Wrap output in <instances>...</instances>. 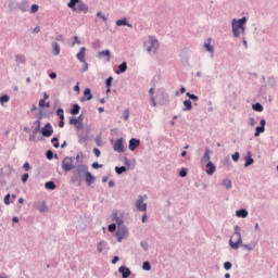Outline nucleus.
Segmentation results:
<instances>
[{
  "mask_svg": "<svg viewBox=\"0 0 278 278\" xmlns=\"http://www.w3.org/2000/svg\"><path fill=\"white\" fill-rule=\"evenodd\" d=\"M88 170V166L85 164L76 165L75 170L71 177V184L75 186H81V181H84V177L86 172Z\"/></svg>",
  "mask_w": 278,
  "mask_h": 278,
  "instance_id": "1",
  "label": "nucleus"
},
{
  "mask_svg": "<svg viewBox=\"0 0 278 278\" xmlns=\"http://www.w3.org/2000/svg\"><path fill=\"white\" fill-rule=\"evenodd\" d=\"M233 231L235 233L229 240V244L231 249H233L235 251H238V249H240V244L242 243V235L240 233L242 229L240 228V226L236 225L233 227Z\"/></svg>",
  "mask_w": 278,
  "mask_h": 278,
  "instance_id": "2",
  "label": "nucleus"
},
{
  "mask_svg": "<svg viewBox=\"0 0 278 278\" xmlns=\"http://www.w3.org/2000/svg\"><path fill=\"white\" fill-rule=\"evenodd\" d=\"M243 25H247V16H243L239 20L233 18L231 21V29L233 38H240V29Z\"/></svg>",
  "mask_w": 278,
  "mask_h": 278,
  "instance_id": "3",
  "label": "nucleus"
},
{
  "mask_svg": "<svg viewBox=\"0 0 278 278\" xmlns=\"http://www.w3.org/2000/svg\"><path fill=\"white\" fill-rule=\"evenodd\" d=\"M143 47L148 53H156L160 42L154 36H149L148 40L144 41Z\"/></svg>",
  "mask_w": 278,
  "mask_h": 278,
  "instance_id": "4",
  "label": "nucleus"
},
{
  "mask_svg": "<svg viewBox=\"0 0 278 278\" xmlns=\"http://www.w3.org/2000/svg\"><path fill=\"white\" fill-rule=\"evenodd\" d=\"M76 60L83 64V73L88 71V62H86V47H81L79 52L76 54Z\"/></svg>",
  "mask_w": 278,
  "mask_h": 278,
  "instance_id": "5",
  "label": "nucleus"
},
{
  "mask_svg": "<svg viewBox=\"0 0 278 278\" xmlns=\"http://www.w3.org/2000/svg\"><path fill=\"white\" fill-rule=\"evenodd\" d=\"M115 236L117 238V242H123V240L129 236V229L127 226H119L117 227Z\"/></svg>",
  "mask_w": 278,
  "mask_h": 278,
  "instance_id": "6",
  "label": "nucleus"
},
{
  "mask_svg": "<svg viewBox=\"0 0 278 278\" xmlns=\"http://www.w3.org/2000/svg\"><path fill=\"white\" fill-rule=\"evenodd\" d=\"M62 168L64 173H70V170H73V168H75V164H73V157L66 156L62 161Z\"/></svg>",
  "mask_w": 278,
  "mask_h": 278,
  "instance_id": "7",
  "label": "nucleus"
},
{
  "mask_svg": "<svg viewBox=\"0 0 278 278\" xmlns=\"http://www.w3.org/2000/svg\"><path fill=\"white\" fill-rule=\"evenodd\" d=\"M144 199H148L147 194L139 195L136 201V208L138 212H147V203H144Z\"/></svg>",
  "mask_w": 278,
  "mask_h": 278,
  "instance_id": "8",
  "label": "nucleus"
},
{
  "mask_svg": "<svg viewBox=\"0 0 278 278\" xmlns=\"http://www.w3.org/2000/svg\"><path fill=\"white\" fill-rule=\"evenodd\" d=\"M125 139L119 138L116 139L115 143L113 144V150L116 151V153H125Z\"/></svg>",
  "mask_w": 278,
  "mask_h": 278,
  "instance_id": "9",
  "label": "nucleus"
},
{
  "mask_svg": "<svg viewBox=\"0 0 278 278\" xmlns=\"http://www.w3.org/2000/svg\"><path fill=\"white\" fill-rule=\"evenodd\" d=\"M41 136H43V138H51V136H53V126L51 125V123H47L41 128Z\"/></svg>",
  "mask_w": 278,
  "mask_h": 278,
  "instance_id": "10",
  "label": "nucleus"
},
{
  "mask_svg": "<svg viewBox=\"0 0 278 278\" xmlns=\"http://www.w3.org/2000/svg\"><path fill=\"white\" fill-rule=\"evenodd\" d=\"M35 210H38L41 214L45 212H48L49 207H47V202L46 201H36L34 203Z\"/></svg>",
  "mask_w": 278,
  "mask_h": 278,
  "instance_id": "11",
  "label": "nucleus"
},
{
  "mask_svg": "<svg viewBox=\"0 0 278 278\" xmlns=\"http://www.w3.org/2000/svg\"><path fill=\"white\" fill-rule=\"evenodd\" d=\"M84 178L87 186H92V184H94V181L97 180V178L92 176V174L88 170V168H87V172H85Z\"/></svg>",
  "mask_w": 278,
  "mask_h": 278,
  "instance_id": "12",
  "label": "nucleus"
},
{
  "mask_svg": "<svg viewBox=\"0 0 278 278\" xmlns=\"http://www.w3.org/2000/svg\"><path fill=\"white\" fill-rule=\"evenodd\" d=\"M140 147V139L131 138L128 142L129 151H135Z\"/></svg>",
  "mask_w": 278,
  "mask_h": 278,
  "instance_id": "13",
  "label": "nucleus"
},
{
  "mask_svg": "<svg viewBox=\"0 0 278 278\" xmlns=\"http://www.w3.org/2000/svg\"><path fill=\"white\" fill-rule=\"evenodd\" d=\"M118 273L122 274V278H129L131 276V269L127 266H121Z\"/></svg>",
  "mask_w": 278,
  "mask_h": 278,
  "instance_id": "14",
  "label": "nucleus"
},
{
  "mask_svg": "<svg viewBox=\"0 0 278 278\" xmlns=\"http://www.w3.org/2000/svg\"><path fill=\"white\" fill-rule=\"evenodd\" d=\"M115 25H117V27H130V29L134 27L132 24H130L129 22H127V17H123L121 20H117L115 22Z\"/></svg>",
  "mask_w": 278,
  "mask_h": 278,
  "instance_id": "15",
  "label": "nucleus"
},
{
  "mask_svg": "<svg viewBox=\"0 0 278 278\" xmlns=\"http://www.w3.org/2000/svg\"><path fill=\"white\" fill-rule=\"evenodd\" d=\"M74 12H84V14H88V4L84 3V2H78V5L76 7V9H74Z\"/></svg>",
  "mask_w": 278,
  "mask_h": 278,
  "instance_id": "16",
  "label": "nucleus"
},
{
  "mask_svg": "<svg viewBox=\"0 0 278 278\" xmlns=\"http://www.w3.org/2000/svg\"><path fill=\"white\" fill-rule=\"evenodd\" d=\"M84 103L85 101H92V90L90 88H86L84 90V97L80 99Z\"/></svg>",
  "mask_w": 278,
  "mask_h": 278,
  "instance_id": "17",
  "label": "nucleus"
},
{
  "mask_svg": "<svg viewBox=\"0 0 278 278\" xmlns=\"http://www.w3.org/2000/svg\"><path fill=\"white\" fill-rule=\"evenodd\" d=\"M252 164H255V160H253V156L250 151L247 152L245 154V163L244 166L245 168H249V166H252Z\"/></svg>",
  "mask_w": 278,
  "mask_h": 278,
  "instance_id": "18",
  "label": "nucleus"
},
{
  "mask_svg": "<svg viewBox=\"0 0 278 278\" xmlns=\"http://www.w3.org/2000/svg\"><path fill=\"white\" fill-rule=\"evenodd\" d=\"M215 172H216V165H214L212 161H208L205 169L206 175H214Z\"/></svg>",
  "mask_w": 278,
  "mask_h": 278,
  "instance_id": "19",
  "label": "nucleus"
},
{
  "mask_svg": "<svg viewBox=\"0 0 278 278\" xmlns=\"http://www.w3.org/2000/svg\"><path fill=\"white\" fill-rule=\"evenodd\" d=\"M113 220H115L117 227H125V226L123 225V223H125V222L123 220V217L118 216V212H116V211L113 213Z\"/></svg>",
  "mask_w": 278,
  "mask_h": 278,
  "instance_id": "20",
  "label": "nucleus"
},
{
  "mask_svg": "<svg viewBox=\"0 0 278 278\" xmlns=\"http://www.w3.org/2000/svg\"><path fill=\"white\" fill-rule=\"evenodd\" d=\"M108 242H105V241H100V242H98V244H97V251H98V253H103L104 251H108Z\"/></svg>",
  "mask_w": 278,
  "mask_h": 278,
  "instance_id": "21",
  "label": "nucleus"
},
{
  "mask_svg": "<svg viewBox=\"0 0 278 278\" xmlns=\"http://www.w3.org/2000/svg\"><path fill=\"white\" fill-rule=\"evenodd\" d=\"M98 58H106V62H110L112 60V52L110 50L100 51Z\"/></svg>",
  "mask_w": 278,
  "mask_h": 278,
  "instance_id": "22",
  "label": "nucleus"
},
{
  "mask_svg": "<svg viewBox=\"0 0 278 278\" xmlns=\"http://www.w3.org/2000/svg\"><path fill=\"white\" fill-rule=\"evenodd\" d=\"M236 216L238 218H247V216H249V211H247V208H240L236 211Z\"/></svg>",
  "mask_w": 278,
  "mask_h": 278,
  "instance_id": "23",
  "label": "nucleus"
},
{
  "mask_svg": "<svg viewBox=\"0 0 278 278\" xmlns=\"http://www.w3.org/2000/svg\"><path fill=\"white\" fill-rule=\"evenodd\" d=\"M182 103H184L182 112H190V110H192V101L185 100Z\"/></svg>",
  "mask_w": 278,
  "mask_h": 278,
  "instance_id": "24",
  "label": "nucleus"
},
{
  "mask_svg": "<svg viewBox=\"0 0 278 278\" xmlns=\"http://www.w3.org/2000/svg\"><path fill=\"white\" fill-rule=\"evenodd\" d=\"M127 71V62H122V64L118 65V70L115 72L116 75H121L122 73H125Z\"/></svg>",
  "mask_w": 278,
  "mask_h": 278,
  "instance_id": "25",
  "label": "nucleus"
},
{
  "mask_svg": "<svg viewBox=\"0 0 278 278\" xmlns=\"http://www.w3.org/2000/svg\"><path fill=\"white\" fill-rule=\"evenodd\" d=\"M52 55H60V45L55 41L52 42Z\"/></svg>",
  "mask_w": 278,
  "mask_h": 278,
  "instance_id": "26",
  "label": "nucleus"
},
{
  "mask_svg": "<svg viewBox=\"0 0 278 278\" xmlns=\"http://www.w3.org/2000/svg\"><path fill=\"white\" fill-rule=\"evenodd\" d=\"M15 62L16 64H26L27 59H25V55L23 54H17L15 55Z\"/></svg>",
  "mask_w": 278,
  "mask_h": 278,
  "instance_id": "27",
  "label": "nucleus"
},
{
  "mask_svg": "<svg viewBox=\"0 0 278 278\" xmlns=\"http://www.w3.org/2000/svg\"><path fill=\"white\" fill-rule=\"evenodd\" d=\"M80 110H81V106H79V104H73V106L71 109L72 116H77V114H79Z\"/></svg>",
  "mask_w": 278,
  "mask_h": 278,
  "instance_id": "28",
  "label": "nucleus"
},
{
  "mask_svg": "<svg viewBox=\"0 0 278 278\" xmlns=\"http://www.w3.org/2000/svg\"><path fill=\"white\" fill-rule=\"evenodd\" d=\"M210 155H212V150L206 148L204 155L202 156V162H210L211 160Z\"/></svg>",
  "mask_w": 278,
  "mask_h": 278,
  "instance_id": "29",
  "label": "nucleus"
},
{
  "mask_svg": "<svg viewBox=\"0 0 278 278\" xmlns=\"http://www.w3.org/2000/svg\"><path fill=\"white\" fill-rule=\"evenodd\" d=\"M79 0H70V2L67 3V7L73 10V12H75V10L77 9V3L79 4Z\"/></svg>",
  "mask_w": 278,
  "mask_h": 278,
  "instance_id": "30",
  "label": "nucleus"
},
{
  "mask_svg": "<svg viewBox=\"0 0 278 278\" xmlns=\"http://www.w3.org/2000/svg\"><path fill=\"white\" fill-rule=\"evenodd\" d=\"M252 110H254V112H264V106L262 103L256 102L252 105Z\"/></svg>",
  "mask_w": 278,
  "mask_h": 278,
  "instance_id": "31",
  "label": "nucleus"
},
{
  "mask_svg": "<svg viewBox=\"0 0 278 278\" xmlns=\"http://www.w3.org/2000/svg\"><path fill=\"white\" fill-rule=\"evenodd\" d=\"M46 190H55V182L53 180L47 181L45 184Z\"/></svg>",
  "mask_w": 278,
  "mask_h": 278,
  "instance_id": "32",
  "label": "nucleus"
},
{
  "mask_svg": "<svg viewBox=\"0 0 278 278\" xmlns=\"http://www.w3.org/2000/svg\"><path fill=\"white\" fill-rule=\"evenodd\" d=\"M222 186L226 188V190H231V179L226 178L222 181Z\"/></svg>",
  "mask_w": 278,
  "mask_h": 278,
  "instance_id": "33",
  "label": "nucleus"
},
{
  "mask_svg": "<svg viewBox=\"0 0 278 278\" xmlns=\"http://www.w3.org/2000/svg\"><path fill=\"white\" fill-rule=\"evenodd\" d=\"M264 131H266V128H264L263 126H257V127L255 128L254 137H255V138H258V136H260L261 134H264Z\"/></svg>",
  "mask_w": 278,
  "mask_h": 278,
  "instance_id": "34",
  "label": "nucleus"
},
{
  "mask_svg": "<svg viewBox=\"0 0 278 278\" xmlns=\"http://www.w3.org/2000/svg\"><path fill=\"white\" fill-rule=\"evenodd\" d=\"M204 48L206 49V51H208V53H212L211 58H214V46L210 45V42H205Z\"/></svg>",
  "mask_w": 278,
  "mask_h": 278,
  "instance_id": "35",
  "label": "nucleus"
},
{
  "mask_svg": "<svg viewBox=\"0 0 278 278\" xmlns=\"http://www.w3.org/2000/svg\"><path fill=\"white\" fill-rule=\"evenodd\" d=\"M115 173H116V175H123V173H127V167L126 166H116Z\"/></svg>",
  "mask_w": 278,
  "mask_h": 278,
  "instance_id": "36",
  "label": "nucleus"
},
{
  "mask_svg": "<svg viewBox=\"0 0 278 278\" xmlns=\"http://www.w3.org/2000/svg\"><path fill=\"white\" fill-rule=\"evenodd\" d=\"M87 140H88V135H81V134L78 135L79 144L86 143Z\"/></svg>",
  "mask_w": 278,
  "mask_h": 278,
  "instance_id": "37",
  "label": "nucleus"
},
{
  "mask_svg": "<svg viewBox=\"0 0 278 278\" xmlns=\"http://www.w3.org/2000/svg\"><path fill=\"white\" fill-rule=\"evenodd\" d=\"M186 97H188L189 101H199V96L187 92Z\"/></svg>",
  "mask_w": 278,
  "mask_h": 278,
  "instance_id": "38",
  "label": "nucleus"
},
{
  "mask_svg": "<svg viewBox=\"0 0 278 278\" xmlns=\"http://www.w3.org/2000/svg\"><path fill=\"white\" fill-rule=\"evenodd\" d=\"M76 119L78 121L77 129H81L84 127V115H79Z\"/></svg>",
  "mask_w": 278,
  "mask_h": 278,
  "instance_id": "39",
  "label": "nucleus"
},
{
  "mask_svg": "<svg viewBox=\"0 0 278 278\" xmlns=\"http://www.w3.org/2000/svg\"><path fill=\"white\" fill-rule=\"evenodd\" d=\"M10 101V96H8V94H2L1 97H0V103H1V105H3L4 103H8Z\"/></svg>",
  "mask_w": 278,
  "mask_h": 278,
  "instance_id": "40",
  "label": "nucleus"
},
{
  "mask_svg": "<svg viewBox=\"0 0 278 278\" xmlns=\"http://www.w3.org/2000/svg\"><path fill=\"white\" fill-rule=\"evenodd\" d=\"M267 84H268V86H275L276 84H277V79L275 78V76H269L268 78H267Z\"/></svg>",
  "mask_w": 278,
  "mask_h": 278,
  "instance_id": "41",
  "label": "nucleus"
},
{
  "mask_svg": "<svg viewBox=\"0 0 278 278\" xmlns=\"http://www.w3.org/2000/svg\"><path fill=\"white\" fill-rule=\"evenodd\" d=\"M51 142H52L54 149H59L60 148V139L58 137H53L51 139Z\"/></svg>",
  "mask_w": 278,
  "mask_h": 278,
  "instance_id": "42",
  "label": "nucleus"
},
{
  "mask_svg": "<svg viewBox=\"0 0 278 278\" xmlns=\"http://www.w3.org/2000/svg\"><path fill=\"white\" fill-rule=\"evenodd\" d=\"M36 127L33 129L34 134H38L40 130V118L35 121Z\"/></svg>",
  "mask_w": 278,
  "mask_h": 278,
  "instance_id": "43",
  "label": "nucleus"
},
{
  "mask_svg": "<svg viewBox=\"0 0 278 278\" xmlns=\"http://www.w3.org/2000/svg\"><path fill=\"white\" fill-rule=\"evenodd\" d=\"M142 270H151V263L149 261L143 262Z\"/></svg>",
  "mask_w": 278,
  "mask_h": 278,
  "instance_id": "44",
  "label": "nucleus"
},
{
  "mask_svg": "<svg viewBox=\"0 0 278 278\" xmlns=\"http://www.w3.org/2000/svg\"><path fill=\"white\" fill-rule=\"evenodd\" d=\"M56 116H59L60 119H64V109L59 108L56 110Z\"/></svg>",
  "mask_w": 278,
  "mask_h": 278,
  "instance_id": "45",
  "label": "nucleus"
},
{
  "mask_svg": "<svg viewBox=\"0 0 278 278\" xmlns=\"http://www.w3.org/2000/svg\"><path fill=\"white\" fill-rule=\"evenodd\" d=\"M112 81H114V78L112 76L105 79L106 88H112Z\"/></svg>",
  "mask_w": 278,
  "mask_h": 278,
  "instance_id": "46",
  "label": "nucleus"
},
{
  "mask_svg": "<svg viewBox=\"0 0 278 278\" xmlns=\"http://www.w3.org/2000/svg\"><path fill=\"white\" fill-rule=\"evenodd\" d=\"M108 229H109L110 233H114V231H116V224L115 223L110 224Z\"/></svg>",
  "mask_w": 278,
  "mask_h": 278,
  "instance_id": "47",
  "label": "nucleus"
},
{
  "mask_svg": "<svg viewBox=\"0 0 278 278\" xmlns=\"http://www.w3.org/2000/svg\"><path fill=\"white\" fill-rule=\"evenodd\" d=\"M38 10H39L38 4H31L30 14H36V12H38Z\"/></svg>",
  "mask_w": 278,
  "mask_h": 278,
  "instance_id": "48",
  "label": "nucleus"
},
{
  "mask_svg": "<svg viewBox=\"0 0 278 278\" xmlns=\"http://www.w3.org/2000/svg\"><path fill=\"white\" fill-rule=\"evenodd\" d=\"M123 118L124 121H129V109L124 110Z\"/></svg>",
  "mask_w": 278,
  "mask_h": 278,
  "instance_id": "49",
  "label": "nucleus"
},
{
  "mask_svg": "<svg viewBox=\"0 0 278 278\" xmlns=\"http://www.w3.org/2000/svg\"><path fill=\"white\" fill-rule=\"evenodd\" d=\"M179 177H188V169L181 168L179 172Z\"/></svg>",
  "mask_w": 278,
  "mask_h": 278,
  "instance_id": "50",
  "label": "nucleus"
},
{
  "mask_svg": "<svg viewBox=\"0 0 278 278\" xmlns=\"http://www.w3.org/2000/svg\"><path fill=\"white\" fill-rule=\"evenodd\" d=\"M53 152H52V150H47V152H46V157H47V160H52L53 159Z\"/></svg>",
  "mask_w": 278,
  "mask_h": 278,
  "instance_id": "51",
  "label": "nucleus"
},
{
  "mask_svg": "<svg viewBox=\"0 0 278 278\" xmlns=\"http://www.w3.org/2000/svg\"><path fill=\"white\" fill-rule=\"evenodd\" d=\"M231 266H233V265H232L231 262H229V261H227V262L224 263V268H225L226 270H231Z\"/></svg>",
  "mask_w": 278,
  "mask_h": 278,
  "instance_id": "52",
  "label": "nucleus"
},
{
  "mask_svg": "<svg viewBox=\"0 0 278 278\" xmlns=\"http://www.w3.org/2000/svg\"><path fill=\"white\" fill-rule=\"evenodd\" d=\"M36 136H38V134H34V130H33L31 135H29L28 137L29 142H36Z\"/></svg>",
  "mask_w": 278,
  "mask_h": 278,
  "instance_id": "53",
  "label": "nucleus"
},
{
  "mask_svg": "<svg viewBox=\"0 0 278 278\" xmlns=\"http://www.w3.org/2000/svg\"><path fill=\"white\" fill-rule=\"evenodd\" d=\"M231 157H232V161H233V162H238V160H240V153H239V152H235V153L231 155Z\"/></svg>",
  "mask_w": 278,
  "mask_h": 278,
  "instance_id": "54",
  "label": "nucleus"
},
{
  "mask_svg": "<svg viewBox=\"0 0 278 278\" xmlns=\"http://www.w3.org/2000/svg\"><path fill=\"white\" fill-rule=\"evenodd\" d=\"M124 164H125V166H127L128 168H131V161H129V159H127V156H124Z\"/></svg>",
  "mask_w": 278,
  "mask_h": 278,
  "instance_id": "55",
  "label": "nucleus"
},
{
  "mask_svg": "<svg viewBox=\"0 0 278 278\" xmlns=\"http://www.w3.org/2000/svg\"><path fill=\"white\" fill-rule=\"evenodd\" d=\"M70 125H75L77 128V125H79V121L75 117H73L72 119H70Z\"/></svg>",
  "mask_w": 278,
  "mask_h": 278,
  "instance_id": "56",
  "label": "nucleus"
},
{
  "mask_svg": "<svg viewBox=\"0 0 278 278\" xmlns=\"http://www.w3.org/2000/svg\"><path fill=\"white\" fill-rule=\"evenodd\" d=\"M97 16H98V18H102V21H104V22L108 21V16L103 15V13L101 11H99L97 13Z\"/></svg>",
  "mask_w": 278,
  "mask_h": 278,
  "instance_id": "57",
  "label": "nucleus"
},
{
  "mask_svg": "<svg viewBox=\"0 0 278 278\" xmlns=\"http://www.w3.org/2000/svg\"><path fill=\"white\" fill-rule=\"evenodd\" d=\"M75 45H81V41L79 40V37L74 36V41L72 43V47H75Z\"/></svg>",
  "mask_w": 278,
  "mask_h": 278,
  "instance_id": "58",
  "label": "nucleus"
},
{
  "mask_svg": "<svg viewBox=\"0 0 278 278\" xmlns=\"http://www.w3.org/2000/svg\"><path fill=\"white\" fill-rule=\"evenodd\" d=\"M241 247H243V249H245L247 251H253V245L251 244L241 243Z\"/></svg>",
  "mask_w": 278,
  "mask_h": 278,
  "instance_id": "59",
  "label": "nucleus"
},
{
  "mask_svg": "<svg viewBox=\"0 0 278 278\" xmlns=\"http://www.w3.org/2000/svg\"><path fill=\"white\" fill-rule=\"evenodd\" d=\"M93 154L96 157H101V150H99V148H93Z\"/></svg>",
  "mask_w": 278,
  "mask_h": 278,
  "instance_id": "60",
  "label": "nucleus"
},
{
  "mask_svg": "<svg viewBox=\"0 0 278 278\" xmlns=\"http://www.w3.org/2000/svg\"><path fill=\"white\" fill-rule=\"evenodd\" d=\"M27 179H29V174L25 173L22 175V182L27 184Z\"/></svg>",
  "mask_w": 278,
  "mask_h": 278,
  "instance_id": "61",
  "label": "nucleus"
},
{
  "mask_svg": "<svg viewBox=\"0 0 278 278\" xmlns=\"http://www.w3.org/2000/svg\"><path fill=\"white\" fill-rule=\"evenodd\" d=\"M91 167L94 169H98V168H103V165L94 162V163H92Z\"/></svg>",
  "mask_w": 278,
  "mask_h": 278,
  "instance_id": "62",
  "label": "nucleus"
},
{
  "mask_svg": "<svg viewBox=\"0 0 278 278\" xmlns=\"http://www.w3.org/2000/svg\"><path fill=\"white\" fill-rule=\"evenodd\" d=\"M20 10H21L22 12H27V4H26V3L20 4Z\"/></svg>",
  "mask_w": 278,
  "mask_h": 278,
  "instance_id": "63",
  "label": "nucleus"
},
{
  "mask_svg": "<svg viewBox=\"0 0 278 278\" xmlns=\"http://www.w3.org/2000/svg\"><path fill=\"white\" fill-rule=\"evenodd\" d=\"M10 193H8L5 197H4V204L5 205H10Z\"/></svg>",
  "mask_w": 278,
  "mask_h": 278,
  "instance_id": "64",
  "label": "nucleus"
}]
</instances>
